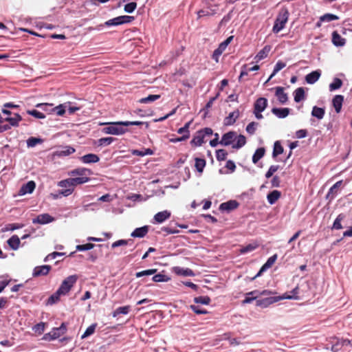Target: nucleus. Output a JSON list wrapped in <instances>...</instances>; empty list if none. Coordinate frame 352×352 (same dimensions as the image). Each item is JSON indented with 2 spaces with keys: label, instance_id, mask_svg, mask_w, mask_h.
<instances>
[{
  "label": "nucleus",
  "instance_id": "1",
  "mask_svg": "<svg viewBox=\"0 0 352 352\" xmlns=\"http://www.w3.org/2000/svg\"><path fill=\"white\" fill-rule=\"evenodd\" d=\"M86 179L82 178L70 177L58 182V186L65 188L58 192L56 195H53L54 199L58 198L60 195L67 197L70 195L74 191V186L82 184Z\"/></svg>",
  "mask_w": 352,
  "mask_h": 352
},
{
  "label": "nucleus",
  "instance_id": "2",
  "mask_svg": "<svg viewBox=\"0 0 352 352\" xmlns=\"http://www.w3.org/2000/svg\"><path fill=\"white\" fill-rule=\"evenodd\" d=\"M97 124L100 126L105 125L104 128L102 129V133L104 134H110L114 135H121L124 134L128 131V129L125 128L124 126V122H97Z\"/></svg>",
  "mask_w": 352,
  "mask_h": 352
},
{
  "label": "nucleus",
  "instance_id": "3",
  "mask_svg": "<svg viewBox=\"0 0 352 352\" xmlns=\"http://www.w3.org/2000/svg\"><path fill=\"white\" fill-rule=\"evenodd\" d=\"M289 16V11L286 8L280 10L274 21V23L272 28V32L274 34L278 33L285 28Z\"/></svg>",
  "mask_w": 352,
  "mask_h": 352
},
{
  "label": "nucleus",
  "instance_id": "4",
  "mask_svg": "<svg viewBox=\"0 0 352 352\" xmlns=\"http://www.w3.org/2000/svg\"><path fill=\"white\" fill-rule=\"evenodd\" d=\"M66 331V324L63 322L59 327L53 328L50 332L44 334L42 340L46 341L54 340L63 335Z\"/></svg>",
  "mask_w": 352,
  "mask_h": 352
},
{
  "label": "nucleus",
  "instance_id": "5",
  "mask_svg": "<svg viewBox=\"0 0 352 352\" xmlns=\"http://www.w3.org/2000/svg\"><path fill=\"white\" fill-rule=\"evenodd\" d=\"M293 296L287 297V296H270L266 297L263 298L257 299L256 302V305L257 307H261V308H267L270 305L277 302L280 300H283L284 298H292Z\"/></svg>",
  "mask_w": 352,
  "mask_h": 352
},
{
  "label": "nucleus",
  "instance_id": "6",
  "mask_svg": "<svg viewBox=\"0 0 352 352\" xmlns=\"http://www.w3.org/2000/svg\"><path fill=\"white\" fill-rule=\"evenodd\" d=\"M77 276L71 275L67 276L61 283L57 290L63 295L67 294L77 280Z\"/></svg>",
  "mask_w": 352,
  "mask_h": 352
},
{
  "label": "nucleus",
  "instance_id": "7",
  "mask_svg": "<svg viewBox=\"0 0 352 352\" xmlns=\"http://www.w3.org/2000/svg\"><path fill=\"white\" fill-rule=\"evenodd\" d=\"M218 11V5L212 4L210 2L206 3V7L197 11V19H201L203 16H213L217 14Z\"/></svg>",
  "mask_w": 352,
  "mask_h": 352
},
{
  "label": "nucleus",
  "instance_id": "8",
  "mask_svg": "<svg viewBox=\"0 0 352 352\" xmlns=\"http://www.w3.org/2000/svg\"><path fill=\"white\" fill-rule=\"evenodd\" d=\"M120 16L113 18L111 19H109L104 22V23L96 25V27H89V32L92 30H97V31H101L103 30L104 27H111V26H118L120 25Z\"/></svg>",
  "mask_w": 352,
  "mask_h": 352
},
{
  "label": "nucleus",
  "instance_id": "9",
  "mask_svg": "<svg viewBox=\"0 0 352 352\" xmlns=\"http://www.w3.org/2000/svg\"><path fill=\"white\" fill-rule=\"evenodd\" d=\"M236 133L235 131H228L222 135L219 144L223 146H230L232 144L233 142L236 140Z\"/></svg>",
  "mask_w": 352,
  "mask_h": 352
},
{
  "label": "nucleus",
  "instance_id": "10",
  "mask_svg": "<svg viewBox=\"0 0 352 352\" xmlns=\"http://www.w3.org/2000/svg\"><path fill=\"white\" fill-rule=\"evenodd\" d=\"M239 206V203L234 199L221 203L219 206V210L222 212H230L236 209Z\"/></svg>",
  "mask_w": 352,
  "mask_h": 352
},
{
  "label": "nucleus",
  "instance_id": "11",
  "mask_svg": "<svg viewBox=\"0 0 352 352\" xmlns=\"http://www.w3.org/2000/svg\"><path fill=\"white\" fill-rule=\"evenodd\" d=\"M54 220V218L52 217L50 214L47 213H43L38 215L36 218H34L32 219V223L45 225L52 222Z\"/></svg>",
  "mask_w": 352,
  "mask_h": 352
},
{
  "label": "nucleus",
  "instance_id": "12",
  "mask_svg": "<svg viewBox=\"0 0 352 352\" xmlns=\"http://www.w3.org/2000/svg\"><path fill=\"white\" fill-rule=\"evenodd\" d=\"M51 266L48 265L36 266L34 268L32 272V276L37 277L40 276H45L49 274L51 270Z\"/></svg>",
  "mask_w": 352,
  "mask_h": 352
},
{
  "label": "nucleus",
  "instance_id": "13",
  "mask_svg": "<svg viewBox=\"0 0 352 352\" xmlns=\"http://www.w3.org/2000/svg\"><path fill=\"white\" fill-rule=\"evenodd\" d=\"M87 170L85 168H76L69 173V175L72 176V177H78L86 179L84 182V184L88 182V176L87 175Z\"/></svg>",
  "mask_w": 352,
  "mask_h": 352
},
{
  "label": "nucleus",
  "instance_id": "14",
  "mask_svg": "<svg viewBox=\"0 0 352 352\" xmlns=\"http://www.w3.org/2000/svg\"><path fill=\"white\" fill-rule=\"evenodd\" d=\"M170 212L168 210H163L156 213L153 217V223H162L170 217Z\"/></svg>",
  "mask_w": 352,
  "mask_h": 352
},
{
  "label": "nucleus",
  "instance_id": "15",
  "mask_svg": "<svg viewBox=\"0 0 352 352\" xmlns=\"http://www.w3.org/2000/svg\"><path fill=\"white\" fill-rule=\"evenodd\" d=\"M36 188V184L34 181H29L25 184H23L20 190L19 194L20 195H25L26 194H31Z\"/></svg>",
  "mask_w": 352,
  "mask_h": 352
},
{
  "label": "nucleus",
  "instance_id": "16",
  "mask_svg": "<svg viewBox=\"0 0 352 352\" xmlns=\"http://www.w3.org/2000/svg\"><path fill=\"white\" fill-rule=\"evenodd\" d=\"M321 76V71L320 69H317L313 71L305 76V81L307 84L313 85L316 82Z\"/></svg>",
  "mask_w": 352,
  "mask_h": 352
},
{
  "label": "nucleus",
  "instance_id": "17",
  "mask_svg": "<svg viewBox=\"0 0 352 352\" xmlns=\"http://www.w3.org/2000/svg\"><path fill=\"white\" fill-rule=\"evenodd\" d=\"M290 112V109L287 107L278 108L274 107L272 109V113L278 118L283 119L288 116Z\"/></svg>",
  "mask_w": 352,
  "mask_h": 352
},
{
  "label": "nucleus",
  "instance_id": "18",
  "mask_svg": "<svg viewBox=\"0 0 352 352\" xmlns=\"http://www.w3.org/2000/svg\"><path fill=\"white\" fill-rule=\"evenodd\" d=\"M240 112L239 111L235 110L232 112H230L229 115L225 118L223 124L225 126H231L233 125L235 122L236 119L239 117Z\"/></svg>",
  "mask_w": 352,
  "mask_h": 352
},
{
  "label": "nucleus",
  "instance_id": "19",
  "mask_svg": "<svg viewBox=\"0 0 352 352\" xmlns=\"http://www.w3.org/2000/svg\"><path fill=\"white\" fill-rule=\"evenodd\" d=\"M149 230L148 226H143L135 228L131 234V236L133 238H143L148 233Z\"/></svg>",
  "mask_w": 352,
  "mask_h": 352
},
{
  "label": "nucleus",
  "instance_id": "20",
  "mask_svg": "<svg viewBox=\"0 0 352 352\" xmlns=\"http://www.w3.org/2000/svg\"><path fill=\"white\" fill-rule=\"evenodd\" d=\"M331 41L336 47H343L346 44V39L340 36L337 31L332 32Z\"/></svg>",
  "mask_w": 352,
  "mask_h": 352
},
{
  "label": "nucleus",
  "instance_id": "21",
  "mask_svg": "<svg viewBox=\"0 0 352 352\" xmlns=\"http://www.w3.org/2000/svg\"><path fill=\"white\" fill-rule=\"evenodd\" d=\"M267 99L264 97H260L254 102V110L264 111L267 107Z\"/></svg>",
  "mask_w": 352,
  "mask_h": 352
},
{
  "label": "nucleus",
  "instance_id": "22",
  "mask_svg": "<svg viewBox=\"0 0 352 352\" xmlns=\"http://www.w3.org/2000/svg\"><path fill=\"white\" fill-rule=\"evenodd\" d=\"M275 89V96L277 97L279 102L283 104H285L288 100V95L284 91V88L283 87H276Z\"/></svg>",
  "mask_w": 352,
  "mask_h": 352
},
{
  "label": "nucleus",
  "instance_id": "23",
  "mask_svg": "<svg viewBox=\"0 0 352 352\" xmlns=\"http://www.w3.org/2000/svg\"><path fill=\"white\" fill-rule=\"evenodd\" d=\"M116 139L113 137H106L102 138L97 140H93V145L95 146H106L110 145L113 143Z\"/></svg>",
  "mask_w": 352,
  "mask_h": 352
},
{
  "label": "nucleus",
  "instance_id": "24",
  "mask_svg": "<svg viewBox=\"0 0 352 352\" xmlns=\"http://www.w3.org/2000/svg\"><path fill=\"white\" fill-rule=\"evenodd\" d=\"M344 102V96L342 95H336L332 100V104L337 113L341 111L342 104Z\"/></svg>",
  "mask_w": 352,
  "mask_h": 352
},
{
  "label": "nucleus",
  "instance_id": "25",
  "mask_svg": "<svg viewBox=\"0 0 352 352\" xmlns=\"http://www.w3.org/2000/svg\"><path fill=\"white\" fill-rule=\"evenodd\" d=\"M204 142V138L203 137V135L199 132V131H197L190 143L191 146L197 147L201 146Z\"/></svg>",
  "mask_w": 352,
  "mask_h": 352
},
{
  "label": "nucleus",
  "instance_id": "26",
  "mask_svg": "<svg viewBox=\"0 0 352 352\" xmlns=\"http://www.w3.org/2000/svg\"><path fill=\"white\" fill-rule=\"evenodd\" d=\"M281 192L278 190L270 192L267 195V200L270 205L274 204L280 197Z\"/></svg>",
  "mask_w": 352,
  "mask_h": 352
},
{
  "label": "nucleus",
  "instance_id": "27",
  "mask_svg": "<svg viewBox=\"0 0 352 352\" xmlns=\"http://www.w3.org/2000/svg\"><path fill=\"white\" fill-rule=\"evenodd\" d=\"M174 271L177 275L183 276H194L195 275V272L190 268L175 267Z\"/></svg>",
  "mask_w": 352,
  "mask_h": 352
},
{
  "label": "nucleus",
  "instance_id": "28",
  "mask_svg": "<svg viewBox=\"0 0 352 352\" xmlns=\"http://www.w3.org/2000/svg\"><path fill=\"white\" fill-rule=\"evenodd\" d=\"M270 50H271V47L270 45H265L254 56L255 61L256 63H258V62L261 61V60L265 58L267 56Z\"/></svg>",
  "mask_w": 352,
  "mask_h": 352
},
{
  "label": "nucleus",
  "instance_id": "29",
  "mask_svg": "<svg viewBox=\"0 0 352 352\" xmlns=\"http://www.w3.org/2000/svg\"><path fill=\"white\" fill-rule=\"evenodd\" d=\"M22 117L19 113H15L13 117L7 116L4 118L5 121L9 122L8 125H10V128L12 126L16 127L19 126V122L21 121Z\"/></svg>",
  "mask_w": 352,
  "mask_h": 352
},
{
  "label": "nucleus",
  "instance_id": "30",
  "mask_svg": "<svg viewBox=\"0 0 352 352\" xmlns=\"http://www.w3.org/2000/svg\"><path fill=\"white\" fill-rule=\"evenodd\" d=\"M311 114L313 117L316 118L318 120H321L324 116L325 109L324 107L314 106Z\"/></svg>",
  "mask_w": 352,
  "mask_h": 352
},
{
  "label": "nucleus",
  "instance_id": "31",
  "mask_svg": "<svg viewBox=\"0 0 352 352\" xmlns=\"http://www.w3.org/2000/svg\"><path fill=\"white\" fill-rule=\"evenodd\" d=\"M342 184V180H340L337 182H336L328 190V192L326 195V199H333L336 195V193L335 192L336 190L340 187V186Z\"/></svg>",
  "mask_w": 352,
  "mask_h": 352
},
{
  "label": "nucleus",
  "instance_id": "32",
  "mask_svg": "<svg viewBox=\"0 0 352 352\" xmlns=\"http://www.w3.org/2000/svg\"><path fill=\"white\" fill-rule=\"evenodd\" d=\"M7 243L12 250H16L20 245V239L17 235H13L7 241Z\"/></svg>",
  "mask_w": 352,
  "mask_h": 352
},
{
  "label": "nucleus",
  "instance_id": "33",
  "mask_svg": "<svg viewBox=\"0 0 352 352\" xmlns=\"http://www.w3.org/2000/svg\"><path fill=\"white\" fill-rule=\"evenodd\" d=\"M294 100L296 102H300L305 98V92L303 87H298L294 91Z\"/></svg>",
  "mask_w": 352,
  "mask_h": 352
},
{
  "label": "nucleus",
  "instance_id": "34",
  "mask_svg": "<svg viewBox=\"0 0 352 352\" xmlns=\"http://www.w3.org/2000/svg\"><path fill=\"white\" fill-rule=\"evenodd\" d=\"M286 66V63L282 60H278L274 67L273 72L266 80L265 83L268 82L279 71Z\"/></svg>",
  "mask_w": 352,
  "mask_h": 352
},
{
  "label": "nucleus",
  "instance_id": "35",
  "mask_svg": "<svg viewBox=\"0 0 352 352\" xmlns=\"http://www.w3.org/2000/svg\"><path fill=\"white\" fill-rule=\"evenodd\" d=\"M131 307L129 305L119 307L113 311L112 316L116 318L120 314L126 315L129 313Z\"/></svg>",
  "mask_w": 352,
  "mask_h": 352
},
{
  "label": "nucleus",
  "instance_id": "36",
  "mask_svg": "<svg viewBox=\"0 0 352 352\" xmlns=\"http://www.w3.org/2000/svg\"><path fill=\"white\" fill-rule=\"evenodd\" d=\"M265 149L264 147L258 148L252 155V162L256 164L265 155Z\"/></svg>",
  "mask_w": 352,
  "mask_h": 352
},
{
  "label": "nucleus",
  "instance_id": "37",
  "mask_svg": "<svg viewBox=\"0 0 352 352\" xmlns=\"http://www.w3.org/2000/svg\"><path fill=\"white\" fill-rule=\"evenodd\" d=\"M284 151V148L282 146L280 142L277 140L274 144L273 151H272V157L275 158L278 155L282 154Z\"/></svg>",
  "mask_w": 352,
  "mask_h": 352
},
{
  "label": "nucleus",
  "instance_id": "38",
  "mask_svg": "<svg viewBox=\"0 0 352 352\" xmlns=\"http://www.w3.org/2000/svg\"><path fill=\"white\" fill-rule=\"evenodd\" d=\"M345 218V214L343 213L339 214L333 221L331 226L332 230H340L342 228L341 221Z\"/></svg>",
  "mask_w": 352,
  "mask_h": 352
},
{
  "label": "nucleus",
  "instance_id": "39",
  "mask_svg": "<svg viewBox=\"0 0 352 352\" xmlns=\"http://www.w3.org/2000/svg\"><path fill=\"white\" fill-rule=\"evenodd\" d=\"M160 94H150L146 97L142 98L138 102L142 104H148L160 99Z\"/></svg>",
  "mask_w": 352,
  "mask_h": 352
},
{
  "label": "nucleus",
  "instance_id": "40",
  "mask_svg": "<svg viewBox=\"0 0 352 352\" xmlns=\"http://www.w3.org/2000/svg\"><path fill=\"white\" fill-rule=\"evenodd\" d=\"M236 142L233 144L232 147L235 149H239L242 148L246 144V138L245 135L240 134L236 136Z\"/></svg>",
  "mask_w": 352,
  "mask_h": 352
},
{
  "label": "nucleus",
  "instance_id": "41",
  "mask_svg": "<svg viewBox=\"0 0 352 352\" xmlns=\"http://www.w3.org/2000/svg\"><path fill=\"white\" fill-rule=\"evenodd\" d=\"M195 166L196 168V170H197V172H199L200 173H203L204 169L206 164V160L203 158H199V157H196L195 159Z\"/></svg>",
  "mask_w": 352,
  "mask_h": 352
},
{
  "label": "nucleus",
  "instance_id": "42",
  "mask_svg": "<svg viewBox=\"0 0 352 352\" xmlns=\"http://www.w3.org/2000/svg\"><path fill=\"white\" fill-rule=\"evenodd\" d=\"M193 301L196 304H201L204 305H208L210 304L211 299L208 296H199L195 297Z\"/></svg>",
  "mask_w": 352,
  "mask_h": 352
},
{
  "label": "nucleus",
  "instance_id": "43",
  "mask_svg": "<svg viewBox=\"0 0 352 352\" xmlns=\"http://www.w3.org/2000/svg\"><path fill=\"white\" fill-rule=\"evenodd\" d=\"M342 80L338 78H334L333 82L329 85V91H333L339 89L342 86Z\"/></svg>",
  "mask_w": 352,
  "mask_h": 352
},
{
  "label": "nucleus",
  "instance_id": "44",
  "mask_svg": "<svg viewBox=\"0 0 352 352\" xmlns=\"http://www.w3.org/2000/svg\"><path fill=\"white\" fill-rule=\"evenodd\" d=\"M170 278L164 274L159 273L153 274L152 280L156 283L168 282Z\"/></svg>",
  "mask_w": 352,
  "mask_h": 352
},
{
  "label": "nucleus",
  "instance_id": "45",
  "mask_svg": "<svg viewBox=\"0 0 352 352\" xmlns=\"http://www.w3.org/2000/svg\"><path fill=\"white\" fill-rule=\"evenodd\" d=\"M338 19L339 16L332 13H326L320 16V21L323 22H330Z\"/></svg>",
  "mask_w": 352,
  "mask_h": 352
},
{
  "label": "nucleus",
  "instance_id": "46",
  "mask_svg": "<svg viewBox=\"0 0 352 352\" xmlns=\"http://www.w3.org/2000/svg\"><path fill=\"white\" fill-rule=\"evenodd\" d=\"M61 295L63 294L60 292H58V290H57L54 294H53L49 297L47 301V305H52L55 304L59 300L60 296Z\"/></svg>",
  "mask_w": 352,
  "mask_h": 352
},
{
  "label": "nucleus",
  "instance_id": "47",
  "mask_svg": "<svg viewBox=\"0 0 352 352\" xmlns=\"http://www.w3.org/2000/svg\"><path fill=\"white\" fill-rule=\"evenodd\" d=\"M342 348V344L340 343V339L335 338L331 344V351L332 352H339Z\"/></svg>",
  "mask_w": 352,
  "mask_h": 352
},
{
  "label": "nucleus",
  "instance_id": "48",
  "mask_svg": "<svg viewBox=\"0 0 352 352\" xmlns=\"http://www.w3.org/2000/svg\"><path fill=\"white\" fill-rule=\"evenodd\" d=\"M157 272V269H148L135 273L136 278H141L144 276L153 275Z\"/></svg>",
  "mask_w": 352,
  "mask_h": 352
},
{
  "label": "nucleus",
  "instance_id": "49",
  "mask_svg": "<svg viewBox=\"0 0 352 352\" xmlns=\"http://www.w3.org/2000/svg\"><path fill=\"white\" fill-rule=\"evenodd\" d=\"M257 248V245L250 243L245 246L242 247L239 252L241 254H245L247 253L254 251Z\"/></svg>",
  "mask_w": 352,
  "mask_h": 352
},
{
  "label": "nucleus",
  "instance_id": "50",
  "mask_svg": "<svg viewBox=\"0 0 352 352\" xmlns=\"http://www.w3.org/2000/svg\"><path fill=\"white\" fill-rule=\"evenodd\" d=\"M124 126L125 128H127L129 126H140L145 124L146 128H148L149 124L147 122H142V121H123Z\"/></svg>",
  "mask_w": 352,
  "mask_h": 352
},
{
  "label": "nucleus",
  "instance_id": "51",
  "mask_svg": "<svg viewBox=\"0 0 352 352\" xmlns=\"http://www.w3.org/2000/svg\"><path fill=\"white\" fill-rule=\"evenodd\" d=\"M42 142H43V140L41 138H34V137L29 138L26 141L28 147H34L37 144L42 143Z\"/></svg>",
  "mask_w": 352,
  "mask_h": 352
},
{
  "label": "nucleus",
  "instance_id": "52",
  "mask_svg": "<svg viewBox=\"0 0 352 352\" xmlns=\"http://www.w3.org/2000/svg\"><path fill=\"white\" fill-rule=\"evenodd\" d=\"M227 155L228 152L225 149H218L216 151V158L219 162L226 160Z\"/></svg>",
  "mask_w": 352,
  "mask_h": 352
},
{
  "label": "nucleus",
  "instance_id": "53",
  "mask_svg": "<svg viewBox=\"0 0 352 352\" xmlns=\"http://www.w3.org/2000/svg\"><path fill=\"white\" fill-rule=\"evenodd\" d=\"M258 125V122H251L250 123H249L246 128H245V131L248 133H249L250 135H253L255 133V131L256 130V127Z\"/></svg>",
  "mask_w": 352,
  "mask_h": 352
},
{
  "label": "nucleus",
  "instance_id": "54",
  "mask_svg": "<svg viewBox=\"0 0 352 352\" xmlns=\"http://www.w3.org/2000/svg\"><path fill=\"white\" fill-rule=\"evenodd\" d=\"M27 113L38 119H44L46 118L45 114L36 109L28 110Z\"/></svg>",
  "mask_w": 352,
  "mask_h": 352
},
{
  "label": "nucleus",
  "instance_id": "55",
  "mask_svg": "<svg viewBox=\"0 0 352 352\" xmlns=\"http://www.w3.org/2000/svg\"><path fill=\"white\" fill-rule=\"evenodd\" d=\"M130 242H133V240L132 239H120V240H118V241L113 242L111 244V248H118V247H120V246L126 245Z\"/></svg>",
  "mask_w": 352,
  "mask_h": 352
},
{
  "label": "nucleus",
  "instance_id": "56",
  "mask_svg": "<svg viewBox=\"0 0 352 352\" xmlns=\"http://www.w3.org/2000/svg\"><path fill=\"white\" fill-rule=\"evenodd\" d=\"M190 309L196 314L201 315V314H208L207 310L205 309L201 308L199 305H191L190 306Z\"/></svg>",
  "mask_w": 352,
  "mask_h": 352
},
{
  "label": "nucleus",
  "instance_id": "57",
  "mask_svg": "<svg viewBox=\"0 0 352 352\" xmlns=\"http://www.w3.org/2000/svg\"><path fill=\"white\" fill-rule=\"evenodd\" d=\"M161 232H165L166 234H164V236H166L168 234H178L179 232V230L177 229H173L170 227L164 226L161 228V231H158L157 233L160 234Z\"/></svg>",
  "mask_w": 352,
  "mask_h": 352
},
{
  "label": "nucleus",
  "instance_id": "58",
  "mask_svg": "<svg viewBox=\"0 0 352 352\" xmlns=\"http://www.w3.org/2000/svg\"><path fill=\"white\" fill-rule=\"evenodd\" d=\"M137 8L135 2H130L124 5V10L126 13H133Z\"/></svg>",
  "mask_w": 352,
  "mask_h": 352
},
{
  "label": "nucleus",
  "instance_id": "59",
  "mask_svg": "<svg viewBox=\"0 0 352 352\" xmlns=\"http://www.w3.org/2000/svg\"><path fill=\"white\" fill-rule=\"evenodd\" d=\"M64 255H65V252H54L47 255L44 258V261L47 262L50 260L55 259L57 256H62Z\"/></svg>",
  "mask_w": 352,
  "mask_h": 352
},
{
  "label": "nucleus",
  "instance_id": "60",
  "mask_svg": "<svg viewBox=\"0 0 352 352\" xmlns=\"http://www.w3.org/2000/svg\"><path fill=\"white\" fill-rule=\"evenodd\" d=\"M279 168V166L278 165H272L268 170L266 172L265 176L267 179H269L271 177H272L273 174L277 171Z\"/></svg>",
  "mask_w": 352,
  "mask_h": 352
},
{
  "label": "nucleus",
  "instance_id": "61",
  "mask_svg": "<svg viewBox=\"0 0 352 352\" xmlns=\"http://www.w3.org/2000/svg\"><path fill=\"white\" fill-rule=\"evenodd\" d=\"M32 330L34 331V332H37L39 334H41L44 332L45 331V323L43 322H41L36 324H35L33 327H32Z\"/></svg>",
  "mask_w": 352,
  "mask_h": 352
},
{
  "label": "nucleus",
  "instance_id": "62",
  "mask_svg": "<svg viewBox=\"0 0 352 352\" xmlns=\"http://www.w3.org/2000/svg\"><path fill=\"white\" fill-rule=\"evenodd\" d=\"M65 106L64 104H60L57 107H53L52 109L58 116H63L65 113Z\"/></svg>",
  "mask_w": 352,
  "mask_h": 352
},
{
  "label": "nucleus",
  "instance_id": "63",
  "mask_svg": "<svg viewBox=\"0 0 352 352\" xmlns=\"http://www.w3.org/2000/svg\"><path fill=\"white\" fill-rule=\"evenodd\" d=\"M120 19L121 25L130 23L135 19L134 16L129 15L120 16Z\"/></svg>",
  "mask_w": 352,
  "mask_h": 352
},
{
  "label": "nucleus",
  "instance_id": "64",
  "mask_svg": "<svg viewBox=\"0 0 352 352\" xmlns=\"http://www.w3.org/2000/svg\"><path fill=\"white\" fill-rule=\"evenodd\" d=\"M233 39V36H230L228 37L225 41H223L222 43H221L218 47L220 48L221 50L225 51L228 45L231 43V41Z\"/></svg>",
  "mask_w": 352,
  "mask_h": 352
}]
</instances>
